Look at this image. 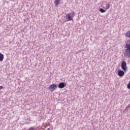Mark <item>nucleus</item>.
Masks as SVG:
<instances>
[{
	"instance_id": "nucleus-3",
	"label": "nucleus",
	"mask_w": 130,
	"mask_h": 130,
	"mask_svg": "<svg viewBox=\"0 0 130 130\" xmlns=\"http://www.w3.org/2000/svg\"><path fill=\"white\" fill-rule=\"evenodd\" d=\"M121 68L124 72H126V71H127V66H126V62L125 61H123L122 62Z\"/></svg>"
},
{
	"instance_id": "nucleus-6",
	"label": "nucleus",
	"mask_w": 130,
	"mask_h": 130,
	"mask_svg": "<svg viewBox=\"0 0 130 130\" xmlns=\"http://www.w3.org/2000/svg\"><path fill=\"white\" fill-rule=\"evenodd\" d=\"M118 75L119 77H123V76H124V72H123V71L120 70L118 72Z\"/></svg>"
},
{
	"instance_id": "nucleus-9",
	"label": "nucleus",
	"mask_w": 130,
	"mask_h": 130,
	"mask_svg": "<svg viewBox=\"0 0 130 130\" xmlns=\"http://www.w3.org/2000/svg\"><path fill=\"white\" fill-rule=\"evenodd\" d=\"M125 37H127L128 38H130V30H128L126 32Z\"/></svg>"
},
{
	"instance_id": "nucleus-12",
	"label": "nucleus",
	"mask_w": 130,
	"mask_h": 130,
	"mask_svg": "<svg viewBox=\"0 0 130 130\" xmlns=\"http://www.w3.org/2000/svg\"><path fill=\"white\" fill-rule=\"evenodd\" d=\"M107 9H109L110 8V5L109 4H106Z\"/></svg>"
},
{
	"instance_id": "nucleus-5",
	"label": "nucleus",
	"mask_w": 130,
	"mask_h": 130,
	"mask_svg": "<svg viewBox=\"0 0 130 130\" xmlns=\"http://www.w3.org/2000/svg\"><path fill=\"white\" fill-rule=\"evenodd\" d=\"M66 87V84H64V83L63 82H61L58 85V88L60 89H62Z\"/></svg>"
},
{
	"instance_id": "nucleus-2",
	"label": "nucleus",
	"mask_w": 130,
	"mask_h": 130,
	"mask_svg": "<svg viewBox=\"0 0 130 130\" xmlns=\"http://www.w3.org/2000/svg\"><path fill=\"white\" fill-rule=\"evenodd\" d=\"M66 18L68 19V20L66 21V22H68L69 21H74V17H75V12L72 13H69L66 15Z\"/></svg>"
},
{
	"instance_id": "nucleus-7",
	"label": "nucleus",
	"mask_w": 130,
	"mask_h": 130,
	"mask_svg": "<svg viewBox=\"0 0 130 130\" xmlns=\"http://www.w3.org/2000/svg\"><path fill=\"white\" fill-rule=\"evenodd\" d=\"M60 1L61 0H55L54 2V4L55 6H58L59 4H60Z\"/></svg>"
},
{
	"instance_id": "nucleus-15",
	"label": "nucleus",
	"mask_w": 130,
	"mask_h": 130,
	"mask_svg": "<svg viewBox=\"0 0 130 130\" xmlns=\"http://www.w3.org/2000/svg\"><path fill=\"white\" fill-rule=\"evenodd\" d=\"M129 107V105L127 106L126 108H128Z\"/></svg>"
},
{
	"instance_id": "nucleus-1",
	"label": "nucleus",
	"mask_w": 130,
	"mask_h": 130,
	"mask_svg": "<svg viewBox=\"0 0 130 130\" xmlns=\"http://www.w3.org/2000/svg\"><path fill=\"white\" fill-rule=\"evenodd\" d=\"M125 48H126L124 50V56L126 57L127 58H130V40L127 41L126 43V45L125 46Z\"/></svg>"
},
{
	"instance_id": "nucleus-4",
	"label": "nucleus",
	"mask_w": 130,
	"mask_h": 130,
	"mask_svg": "<svg viewBox=\"0 0 130 130\" xmlns=\"http://www.w3.org/2000/svg\"><path fill=\"white\" fill-rule=\"evenodd\" d=\"M57 88V86H56V84H53L49 87V89L51 92H53L54 91H55Z\"/></svg>"
},
{
	"instance_id": "nucleus-13",
	"label": "nucleus",
	"mask_w": 130,
	"mask_h": 130,
	"mask_svg": "<svg viewBox=\"0 0 130 130\" xmlns=\"http://www.w3.org/2000/svg\"><path fill=\"white\" fill-rule=\"evenodd\" d=\"M28 130H34V128H33V127H31Z\"/></svg>"
},
{
	"instance_id": "nucleus-16",
	"label": "nucleus",
	"mask_w": 130,
	"mask_h": 130,
	"mask_svg": "<svg viewBox=\"0 0 130 130\" xmlns=\"http://www.w3.org/2000/svg\"><path fill=\"white\" fill-rule=\"evenodd\" d=\"M50 128H47V130H50Z\"/></svg>"
},
{
	"instance_id": "nucleus-14",
	"label": "nucleus",
	"mask_w": 130,
	"mask_h": 130,
	"mask_svg": "<svg viewBox=\"0 0 130 130\" xmlns=\"http://www.w3.org/2000/svg\"><path fill=\"white\" fill-rule=\"evenodd\" d=\"M4 87L3 86H0V90H2V89H3Z\"/></svg>"
},
{
	"instance_id": "nucleus-8",
	"label": "nucleus",
	"mask_w": 130,
	"mask_h": 130,
	"mask_svg": "<svg viewBox=\"0 0 130 130\" xmlns=\"http://www.w3.org/2000/svg\"><path fill=\"white\" fill-rule=\"evenodd\" d=\"M4 54L0 53V61H3L4 60Z\"/></svg>"
},
{
	"instance_id": "nucleus-10",
	"label": "nucleus",
	"mask_w": 130,
	"mask_h": 130,
	"mask_svg": "<svg viewBox=\"0 0 130 130\" xmlns=\"http://www.w3.org/2000/svg\"><path fill=\"white\" fill-rule=\"evenodd\" d=\"M99 11L101 12V13H105V12H106V10H104L102 8L100 9Z\"/></svg>"
},
{
	"instance_id": "nucleus-11",
	"label": "nucleus",
	"mask_w": 130,
	"mask_h": 130,
	"mask_svg": "<svg viewBox=\"0 0 130 130\" xmlns=\"http://www.w3.org/2000/svg\"><path fill=\"white\" fill-rule=\"evenodd\" d=\"M127 87L128 88V89H130V81L128 82L127 85Z\"/></svg>"
}]
</instances>
